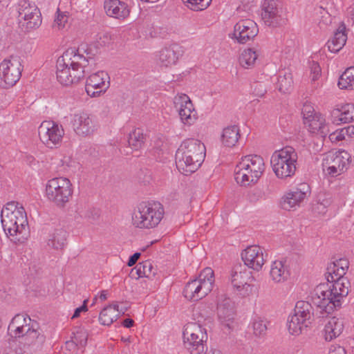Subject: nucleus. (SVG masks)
Returning <instances> with one entry per match:
<instances>
[{
  "label": "nucleus",
  "mask_w": 354,
  "mask_h": 354,
  "mask_svg": "<svg viewBox=\"0 0 354 354\" xmlns=\"http://www.w3.org/2000/svg\"><path fill=\"white\" fill-rule=\"evenodd\" d=\"M326 278L328 282L316 287L313 299L322 312L330 314L335 308L341 306L342 300L348 294L351 284L346 277H335L330 272Z\"/></svg>",
  "instance_id": "obj_1"
},
{
  "label": "nucleus",
  "mask_w": 354,
  "mask_h": 354,
  "mask_svg": "<svg viewBox=\"0 0 354 354\" xmlns=\"http://www.w3.org/2000/svg\"><path fill=\"white\" fill-rule=\"evenodd\" d=\"M86 60L75 50V48L66 50L57 61L56 76L62 85L76 84L84 77Z\"/></svg>",
  "instance_id": "obj_2"
},
{
  "label": "nucleus",
  "mask_w": 354,
  "mask_h": 354,
  "mask_svg": "<svg viewBox=\"0 0 354 354\" xmlns=\"http://www.w3.org/2000/svg\"><path fill=\"white\" fill-rule=\"evenodd\" d=\"M205 156V147L196 139L184 140L176 153V164L180 171L188 175L196 171Z\"/></svg>",
  "instance_id": "obj_3"
},
{
  "label": "nucleus",
  "mask_w": 354,
  "mask_h": 354,
  "mask_svg": "<svg viewBox=\"0 0 354 354\" xmlns=\"http://www.w3.org/2000/svg\"><path fill=\"white\" fill-rule=\"evenodd\" d=\"M2 227L7 235H21L24 238L28 230L26 213L22 206L18 207L15 202L8 203L1 212Z\"/></svg>",
  "instance_id": "obj_4"
},
{
  "label": "nucleus",
  "mask_w": 354,
  "mask_h": 354,
  "mask_svg": "<svg viewBox=\"0 0 354 354\" xmlns=\"http://www.w3.org/2000/svg\"><path fill=\"white\" fill-rule=\"evenodd\" d=\"M265 171L263 158L258 155L242 157L234 169V179L241 186L254 185Z\"/></svg>",
  "instance_id": "obj_5"
},
{
  "label": "nucleus",
  "mask_w": 354,
  "mask_h": 354,
  "mask_svg": "<svg viewBox=\"0 0 354 354\" xmlns=\"http://www.w3.org/2000/svg\"><path fill=\"white\" fill-rule=\"evenodd\" d=\"M162 205L158 201L140 203L132 216V223L138 228L151 229L156 227L164 216Z\"/></svg>",
  "instance_id": "obj_6"
},
{
  "label": "nucleus",
  "mask_w": 354,
  "mask_h": 354,
  "mask_svg": "<svg viewBox=\"0 0 354 354\" xmlns=\"http://www.w3.org/2000/svg\"><path fill=\"white\" fill-rule=\"evenodd\" d=\"M45 195L47 200L55 206L64 208L73 198V186L67 178H53L46 184Z\"/></svg>",
  "instance_id": "obj_7"
},
{
  "label": "nucleus",
  "mask_w": 354,
  "mask_h": 354,
  "mask_svg": "<svg viewBox=\"0 0 354 354\" xmlns=\"http://www.w3.org/2000/svg\"><path fill=\"white\" fill-rule=\"evenodd\" d=\"M297 159V153L292 147L286 146L275 151L271 156L270 163L277 177L281 179L292 177L296 171Z\"/></svg>",
  "instance_id": "obj_8"
},
{
  "label": "nucleus",
  "mask_w": 354,
  "mask_h": 354,
  "mask_svg": "<svg viewBox=\"0 0 354 354\" xmlns=\"http://www.w3.org/2000/svg\"><path fill=\"white\" fill-rule=\"evenodd\" d=\"M214 283V271L211 268L207 267L201 272L198 278L186 284L183 295L189 301H198L212 291Z\"/></svg>",
  "instance_id": "obj_9"
},
{
  "label": "nucleus",
  "mask_w": 354,
  "mask_h": 354,
  "mask_svg": "<svg viewBox=\"0 0 354 354\" xmlns=\"http://www.w3.org/2000/svg\"><path fill=\"white\" fill-rule=\"evenodd\" d=\"M313 307L308 301H299L296 303L292 314L288 318L287 325L289 333L292 335H300L304 329L310 324Z\"/></svg>",
  "instance_id": "obj_10"
},
{
  "label": "nucleus",
  "mask_w": 354,
  "mask_h": 354,
  "mask_svg": "<svg viewBox=\"0 0 354 354\" xmlns=\"http://www.w3.org/2000/svg\"><path fill=\"white\" fill-rule=\"evenodd\" d=\"M230 281L237 294L242 297H246L252 293L255 278L245 266L236 265L232 268Z\"/></svg>",
  "instance_id": "obj_11"
},
{
  "label": "nucleus",
  "mask_w": 354,
  "mask_h": 354,
  "mask_svg": "<svg viewBox=\"0 0 354 354\" xmlns=\"http://www.w3.org/2000/svg\"><path fill=\"white\" fill-rule=\"evenodd\" d=\"M18 13L19 24L27 31L36 29L41 24L40 11L34 3L28 0H20L18 3Z\"/></svg>",
  "instance_id": "obj_12"
},
{
  "label": "nucleus",
  "mask_w": 354,
  "mask_h": 354,
  "mask_svg": "<svg viewBox=\"0 0 354 354\" xmlns=\"http://www.w3.org/2000/svg\"><path fill=\"white\" fill-rule=\"evenodd\" d=\"M351 158L344 150L328 151L323 159V170L331 176H337L347 169Z\"/></svg>",
  "instance_id": "obj_13"
},
{
  "label": "nucleus",
  "mask_w": 354,
  "mask_h": 354,
  "mask_svg": "<svg viewBox=\"0 0 354 354\" xmlns=\"http://www.w3.org/2000/svg\"><path fill=\"white\" fill-rule=\"evenodd\" d=\"M261 15L264 24L270 27L283 26L288 21L279 0H264Z\"/></svg>",
  "instance_id": "obj_14"
},
{
  "label": "nucleus",
  "mask_w": 354,
  "mask_h": 354,
  "mask_svg": "<svg viewBox=\"0 0 354 354\" xmlns=\"http://www.w3.org/2000/svg\"><path fill=\"white\" fill-rule=\"evenodd\" d=\"M38 133L41 142L44 145L50 149H55L60 145L64 130L62 125L53 121L46 120L39 127Z\"/></svg>",
  "instance_id": "obj_15"
},
{
  "label": "nucleus",
  "mask_w": 354,
  "mask_h": 354,
  "mask_svg": "<svg viewBox=\"0 0 354 354\" xmlns=\"http://www.w3.org/2000/svg\"><path fill=\"white\" fill-rule=\"evenodd\" d=\"M21 59L18 56H11L0 64V79L3 81L5 87L14 86L21 75Z\"/></svg>",
  "instance_id": "obj_16"
},
{
  "label": "nucleus",
  "mask_w": 354,
  "mask_h": 354,
  "mask_svg": "<svg viewBox=\"0 0 354 354\" xmlns=\"http://www.w3.org/2000/svg\"><path fill=\"white\" fill-rule=\"evenodd\" d=\"M257 24L251 19H241L234 27V31L230 37L239 44H245L253 39L258 34Z\"/></svg>",
  "instance_id": "obj_17"
},
{
  "label": "nucleus",
  "mask_w": 354,
  "mask_h": 354,
  "mask_svg": "<svg viewBox=\"0 0 354 354\" xmlns=\"http://www.w3.org/2000/svg\"><path fill=\"white\" fill-rule=\"evenodd\" d=\"M110 77L104 71L91 75L86 80L85 90L88 95L96 97L104 93L110 86Z\"/></svg>",
  "instance_id": "obj_18"
},
{
  "label": "nucleus",
  "mask_w": 354,
  "mask_h": 354,
  "mask_svg": "<svg viewBox=\"0 0 354 354\" xmlns=\"http://www.w3.org/2000/svg\"><path fill=\"white\" fill-rule=\"evenodd\" d=\"M71 123L76 134L82 137L93 134L98 127L94 117L86 113L75 114Z\"/></svg>",
  "instance_id": "obj_19"
},
{
  "label": "nucleus",
  "mask_w": 354,
  "mask_h": 354,
  "mask_svg": "<svg viewBox=\"0 0 354 354\" xmlns=\"http://www.w3.org/2000/svg\"><path fill=\"white\" fill-rule=\"evenodd\" d=\"M310 194V189L306 183H302L298 187L287 192L281 200L283 209L291 210L299 207L304 200Z\"/></svg>",
  "instance_id": "obj_20"
},
{
  "label": "nucleus",
  "mask_w": 354,
  "mask_h": 354,
  "mask_svg": "<svg viewBox=\"0 0 354 354\" xmlns=\"http://www.w3.org/2000/svg\"><path fill=\"white\" fill-rule=\"evenodd\" d=\"M217 314L220 321L230 328L234 319L235 306L234 301L224 294L218 297Z\"/></svg>",
  "instance_id": "obj_21"
},
{
  "label": "nucleus",
  "mask_w": 354,
  "mask_h": 354,
  "mask_svg": "<svg viewBox=\"0 0 354 354\" xmlns=\"http://www.w3.org/2000/svg\"><path fill=\"white\" fill-rule=\"evenodd\" d=\"M241 258L245 266L257 271L260 270L265 263L263 249L258 245L248 247L241 252Z\"/></svg>",
  "instance_id": "obj_22"
},
{
  "label": "nucleus",
  "mask_w": 354,
  "mask_h": 354,
  "mask_svg": "<svg viewBox=\"0 0 354 354\" xmlns=\"http://www.w3.org/2000/svg\"><path fill=\"white\" fill-rule=\"evenodd\" d=\"M68 214L77 222L81 220H86L89 223H93L100 217L97 209L87 207L82 203H76L71 206L68 210Z\"/></svg>",
  "instance_id": "obj_23"
},
{
  "label": "nucleus",
  "mask_w": 354,
  "mask_h": 354,
  "mask_svg": "<svg viewBox=\"0 0 354 354\" xmlns=\"http://www.w3.org/2000/svg\"><path fill=\"white\" fill-rule=\"evenodd\" d=\"M180 56V47L177 44H171L158 51L156 55L157 64L160 67H171L177 63Z\"/></svg>",
  "instance_id": "obj_24"
},
{
  "label": "nucleus",
  "mask_w": 354,
  "mask_h": 354,
  "mask_svg": "<svg viewBox=\"0 0 354 354\" xmlns=\"http://www.w3.org/2000/svg\"><path fill=\"white\" fill-rule=\"evenodd\" d=\"M104 8L109 17L117 19H124L130 14V9L128 5L120 0H105Z\"/></svg>",
  "instance_id": "obj_25"
},
{
  "label": "nucleus",
  "mask_w": 354,
  "mask_h": 354,
  "mask_svg": "<svg viewBox=\"0 0 354 354\" xmlns=\"http://www.w3.org/2000/svg\"><path fill=\"white\" fill-rule=\"evenodd\" d=\"M269 276L273 283H283L288 281L290 276L289 266L284 261L276 260L270 265Z\"/></svg>",
  "instance_id": "obj_26"
},
{
  "label": "nucleus",
  "mask_w": 354,
  "mask_h": 354,
  "mask_svg": "<svg viewBox=\"0 0 354 354\" xmlns=\"http://www.w3.org/2000/svg\"><path fill=\"white\" fill-rule=\"evenodd\" d=\"M308 130L312 133L325 138L330 132L328 124L326 122L325 118L319 113H315L313 116L304 121Z\"/></svg>",
  "instance_id": "obj_27"
},
{
  "label": "nucleus",
  "mask_w": 354,
  "mask_h": 354,
  "mask_svg": "<svg viewBox=\"0 0 354 354\" xmlns=\"http://www.w3.org/2000/svg\"><path fill=\"white\" fill-rule=\"evenodd\" d=\"M183 341L192 342L200 339L201 342L207 340L206 329L196 322H189L183 332Z\"/></svg>",
  "instance_id": "obj_28"
},
{
  "label": "nucleus",
  "mask_w": 354,
  "mask_h": 354,
  "mask_svg": "<svg viewBox=\"0 0 354 354\" xmlns=\"http://www.w3.org/2000/svg\"><path fill=\"white\" fill-rule=\"evenodd\" d=\"M346 40V26L342 24L335 32L333 37L328 41L326 46L331 53H337L344 47Z\"/></svg>",
  "instance_id": "obj_29"
},
{
  "label": "nucleus",
  "mask_w": 354,
  "mask_h": 354,
  "mask_svg": "<svg viewBox=\"0 0 354 354\" xmlns=\"http://www.w3.org/2000/svg\"><path fill=\"white\" fill-rule=\"evenodd\" d=\"M344 328V321L342 318L331 317L324 327V338L326 341H331L340 335Z\"/></svg>",
  "instance_id": "obj_30"
},
{
  "label": "nucleus",
  "mask_w": 354,
  "mask_h": 354,
  "mask_svg": "<svg viewBox=\"0 0 354 354\" xmlns=\"http://www.w3.org/2000/svg\"><path fill=\"white\" fill-rule=\"evenodd\" d=\"M67 232L62 228L55 229L49 234L48 246L55 250H62L66 245Z\"/></svg>",
  "instance_id": "obj_31"
},
{
  "label": "nucleus",
  "mask_w": 354,
  "mask_h": 354,
  "mask_svg": "<svg viewBox=\"0 0 354 354\" xmlns=\"http://www.w3.org/2000/svg\"><path fill=\"white\" fill-rule=\"evenodd\" d=\"M8 335L10 336L9 339V343L10 341H15V339L23 337L24 336L32 335L33 338L38 337V332L32 328V327H24L20 326H8Z\"/></svg>",
  "instance_id": "obj_32"
},
{
  "label": "nucleus",
  "mask_w": 354,
  "mask_h": 354,
  "mask_svg": "<svg viewBox=\"0 0 354 354\" xmlns=\"http://www.w3.org/2000/svg\"><path fill=\"white\" fill-rule=\"evenodd\" d=\"M335 117H338L341 123H348L354 120V104H346L335 109L333 111Z\"/></svg>",
  "instance_id": "obj_33"
},
{
  "label": "nucleus",
  "mask_w": 354,
  "mask_h": 354,
  "mask_svg": "<svg viewBox=\"0 0 354 354\" xmlns=\"http://www.w3.org/2000/svg\"><path fill=\"white\" fill-rule=\"evenodd\" d=\"M239 129L236 125L229 126L225 128L221 136L223 145L226 147H234L239 140Z\"/></svg>",
  "instance_id": "obj_34"
},
{
  "label": "nucleus",
  "mask_w": 354,
  "mask_h": 354,
  "mask_svg": "<svg viewBox=\"0 0 354 354\" xmlns=\"http://www.w3.org/2000/svg\"><path fill=\"white\" fill-rule=\"evenodd\" d=\"M258 56L257 51L253 49H245L239 56V64L244 68H251L254 66Z\"/></svg>",
  "instance_id": "obj_35"
},
{
  "label": "nucleus",
  "mask_w": 354,
  "mask_h": 354,
  "mask_svg": "<svg viewBox=\"0 0 354 354\" xmlns=\"http://www.w3.org/2000/svg\"><path fill=\"white\" fill-rule=\"evenodd\" d=\"M349 263L346 259H339L333 262L328 268L326 274L330 272L336 277H344L346 270L348 268Z\"/></svg>",
  "instance_id": "obj_36"
},
{
  "label": "nucleus",
  "mask_w": 354,
  "mask_h": 354,
  "mask_svg": "<svg viewBox=\"0 0 354 354\" xmlns=\"http://www.w3.org/2000/svg\"><path fill=\"white\" fill-rule=\"evenodd\" d=\"M145 137L143 131L140 129H136L129 135L128 143L129 146L135 151L141 149L144 145Z\"/></svg>",
  "instance_id": "obj_37"
},
{
  "label": "nucleus",
  "mask_w": 354,
  "mask_h": 354,
  "mask_svg": "<svg viewBox=\"0 0 354 354\" xmlns=\"http://www.w3.org/2000/svg\"><path fill=\"white\" fill-rule=\"evenodd\" d=\"M184 342L185 348L190 354H209L207 353V341Z\"/></svg>",
  "instance_id": "obj_38"
},
{
  "label": "nucleus",
  "mask_w": 354,
  "mask_h": 354,
  "mask_svg": "<svg viewBox=\"0 0 354 354\" xmlns=\"http://www.w3.org/2000/svg\"><path fill=\"white\" fill-rule=\"evenodd\" d=\"M338 86L341 89L354 88V66L347 68L340 76Z\"/></svg>",
  "instance_id": "obj_39"
},
{
  "label": "nucleus",
  "mask_w": 354,
  "mask_h": 354,
  "mask_svg": "<svg viewBox=\"0 0 354 354\" xmlns=\"http://www.w3.org/2000/svg\"><path fill=\"white\" fill-rule=\"evenodd\" d=\"M135 269L138 277H147L151 279L156 275V269L153 268L152 263L149 261L138 263Z\"/></svg>",
  "instance_id": "obj_40"
},
{
  "label": "nucleus",
  "mask_w": 354,
  "mask_h": 354,
  "mask_svg": "<svg viewBox=\"0 0 354 354\" xmlns=\"http://www.w3.org/2000/svg\"><path fill=\"white\" fill-rule=\"evenodd\" d=\"M174 106L176 110L179 112L187 108L192 109L194 104L187 95L180 93L174 97Z\"/></svg>",
  "instance_id": "obj_41"
},
{
  "label": "nucleus",
  "mask_w": 354,
  "mask_h": 354,
  "mask_svg": "<svg viewBox=\"0 0 354 354\" xmlns=\"http://www.w3.org/2000/svg\"><path fill=\"white\" fill-rule=\"evenodd\" d=\"M118 315L114 313L111 306H107L104 308L99 315V322L102 325L110 326L116 320Z\"/></svg>",
  "instance_id": "obj_42"
},
{
  "label": "nucleus",
  "mask_w": 354,
  "mask_h": 354,
  "mask_svg": "<svg viewBox=\"0 0 354 354\" xmlns=\"http://www.w3.org/2000/svg\"><path fill=\"white\" fill-rule=\"evenodd\" d=\"M88 333V331L81 327L77 328V330L73 333L72 341L79 348H84L87 345Z\"/></svg>",
  "instance_id": "obj_43"
},
{
  "label": "nucleus",
  "mask_w": 354,
  "mask_h": 354,
  "mask_svg": "<svg viewBox=\"0 0 354 354\" xmlns=\"http://www.w3.org/2000/svg\"><path fill=\"white\" fill-rule=\"evenodd\" d=\"M178 113L181 122L185 125H192L198 119V114L194 106L192 109L187 108Z\"/></svg>",
  "instance_id": "obj_44"
},
{
  "label": "nucleus",
  "mask_w": 354,
  "mask_h": 354,
  "mask_svg": "<svg viewBox=\"0 0 354 354\" xmlns=\"http://www.w3.org/2000/svg\"><path fill=\"white\" fill-rule=\"evenodd\" d=\"M292 83L291 73L285 72L283 75H279L277 84L279 91L286 93L292 88Z\"/></svg>",
  "instance_id": "obj_45"
},
{
  "label": "nucleus",
  "mask_w": 354,
  "mask_h": 354,
  "mask_svg": "<svg viewBox=\"0 0 354 354\" xmlns=\"http://www.w3.org/2000/svg\"><path fill=\"white\" fill-rule=\"evenodd\" d=\"M332 203V196L330 193L321 192L317 196V209L323 212Z\"/></svg>",
  "instance_id": "obj_46"
},
{
  "label": "nucleus",
  "mask_w": 354,
  "mask_h": 354,
  "mask_svg": "<svg viewBox=\"0 0 354 354\" xmlns=\"http://www.w3.org/2000/svg\"><path fill=\"white\" fill-rule=\"evenodd\" d=\"M31 321L30 317L27 315L17 314L12 319L8 326H20L24 327H32L30 325Z\"/></svg>",
  "instance_id": "obj_47"
},
{
  "label": "nucleus",
  "mask_w": 354,
  "mask_h": 354,
  "mask_svg": "<svg viewBox=\"0 0 354 354\" xmlns=\"http://www.w3.org/2000/svg\"><path fill=\"white\" fill-rule=\"evenodd\" d=\"M75 50H77L78 54L86 60V66L88 64L89 59H93L95 55V53L87 44H82L77 49L75 48Z\"/></svg>",
  "instance_id": "obj_48"
},
{
  "label": "nucleus",
  "mask_w": 354,
  "mask_h": 354,
  "mask_svg": "<svg viewBox=\"0 0 354 354\" xmlns=\"http://www.w3.org/2000/svg\"><path fill=\"white\" fill-rule=\"evenodd\" d=\"M254 334L256 336L264 335L267 330V326L263 320L255 319L252 322Z\"/></svg>",
  "instance_id": "obj_49"
},
{
  "label": "nucleus",
  "mask_w": 354,
  "mask_h": 354,
  "mask_svg": "<svg viewBox=\"0 0 354 354\" xmlns=\"http://www.w3.org/2000/svg\"><path fill=\"white\" fill-rule=\"evenodd\" d=\"M68 17L64 12H59V9H57V15L55 17L53 27L57 30L64 28L68 23Z\"/></svg>",
  "instance_id": "obj_50"
},
{
  "label": "nucleus",
  "mask_w": 354,
  "mask_h": 354,
  "mask_svg": "<svg viewBox=\"0 0 354 354\" xmlns=\"http://www.w3.org/2000/svg\"><path fill=\"white\" fill-rule=\"evenodd\" d=\"M212 0H187L189 3L190 9L198 11L205 10L210 3Z\"/></svg>",
  "instance_id": "obj_51"
},
{
  "label": "nucleus",
  "mask_w": 354,
  "mask_h": 354,
  "mask_svg": "<svg viewBox=\"0 0 354 354\" xmlns=\"http://www.w3.org/2000/svg\"><path fill=\"white\" fill-rule=\"evenodd\" d=\"M252 87L253 93L257 97H263L267 92L266 84L263 82H254Z\"/></svg>",
  "instance_id": "obj_52"
},
{
  "label": "nucleus",
  "mask_w": 354,
  "mask_h": 354,
  "mask_svg": "<svg viewBox=\"0 0 354 354\" xmlns=\"http://www.w3.org/2000/svg\"><path fill=\"white\" fill-rule=\"evenodd\" d=\"M316 12L321 15V20L319 23H322L324 25H328L331 23L330 15L325 9L319 7L316 9Z\"/></svg>",
  "instance_id": "obj_53"
},
{
  "label": "nucleus",
  "mask_w": 354,
  "mask_h": 354,
  "mask_svg": "<svg viewBox=\"0 0 354 354\" xmlns=\"http://www.w3.org/2000/svg\"><path fill=\"white\" fill-rule=\"evenodd\" d=\"M321 75V68L317 62H313L310 65V78L312 82H315Z\"/></svg>",
  "instance_id": "obj_54"
},
{
  "label": "nucleus",
  "mask_w": 354,
  "mask_h": 354,
  "mask_svg": "<svg viewBox=\"0 0 354 354\" xmlns=\"http://www.w3.org/2000/svg\"><path fill=\"white\" fill-rule=\"evenodd\" d=\"M315 113L313 107L309 104H305L302 108V114L304 115V122Z\"/></svg>",
  "instance_id": "obj_55"
},
{
  "label": "nucleus",
  "mask_w": 354,
  "mask_h": 354,
  "mask_svg": "<svg viewBox=\"0 0 354 354\" xmlns=\"http://www.w3.org/2000/svg\"><path fill=\"white\" fill-rule=\"evenodd\" d=\"M328 138L332 142L343 140L345 139V134L342 132V129L339 131H335L329 134Z\"/></svg>",
  "instance_id": "obj_56"
},
{
  "label": "nucleus",
  "mask_w": 354,
  "mask_h": 354,
  "mask_svg": "<svg viewBox=\"0 0 354 354\" xmlns=\"http://www.w3.org/2000/svg\"><path fill=\"white\" fill-rule=\"evenodd\" d=\"M329 354H346L344 347L339 345H332L329 349Z\"/></svg>",
  "instance_id": "obj_57"
},
{
  "label": "nucleus",
  "mask_w": 354,
  "mask_h": 354,
  "mask_svg": "<svg viewBox=\"0 0 354 354\" xmlns=\"http://www.w3.org/2000/svg\"><path fill=\"white\" fill-rule=\"evenodd\" d=\"M86 303H87V299H85L83 302V304L82 306L77 308L75 310V312H74V314L72 317V319H75V318H77L80 315V313H82V312H86L88 310V308H87V306H86Z\"/></svg>",
  "instance_id": "obj_58"
},
{
  "label": "nucleus",
  "mask_w": 354,
  "mask_h": 354,
  "mask_svg": "<svg viewBox=\"0 0 354 354\" xmlns=\"http://www.w3.org/2000/svg\"><path fill=\"white\" fill-rule=\"evenodd\" d=\"M140 257V253L139 252H136L133 255H131L129 257V261L127 262L128 266H133L134 264H136Z\"/></svg>",
  "instance_id": "obj_59"
},
{
  "label": "nucleus",
  "mask_w": 354,
  "mask_h": 354,
  "mask_svg": "<svg viewBox=\"0 0 354 354\" xmlns=\"http://www.w3.org/2000/svg\"><path fill=\"white\" fill-rule=\"evenodd\" d=\"M342 132L344 133L345 136L346 135L349 137L354 136V126H348L342 129Z\"/></svg>",
  "instance_id": "obj_60"
},
{
  "label": "nucleus",
  "mask_w": 354,
  "mask_h": 354,
  "mask_svg": "<svg viewBox=\"0 0 354 354\" xmlns=\"http://www.w3.org/2000/svg\"><path fill=\"white\" fill-rule=\"evenodd\" d=\"M133 324L134 321L129 318L125 319L122 322V325L126 328H131L133 326Z\"/></svg>",
  "instance_id": "obj_61"
},
{
  "label": "nucleus",
  "mask_w": 354,
  "mask_h": 354,
  "mask_svg": "<svg viewBox=\"0 0 354 354\" xmlns=\"http://www.w3.org/2000/svg\"><path fill=\"white\" fill-rule=\"evenodd\" d=\"M111 306L112 307V310H113L114 313H115V311H117L118 313L122 312L123 314L124 313V311H125L126 308L125 309H120L119 308V305H118V304L117 302L113 303Z\"/></svg>",
  "instance_id": "obj_62"
},
{
  "label": "nucleus",
  "mask_w": 354,
  "mask_h": 354,
  "mask_svg": "<svg viewBox=\"0 0 354 354\" xmlns=\"http://www.w3.org/2000/svg\"><path fill=\"white\" fill-rule=\"evenodd\" d=\"M99 39L100 40L104 39V40L102 42L97 41L100 46H104L106 44V41L105 40H108V37L106 35H103L102 36H101V35L99 36Z\"/></svg>",
  "instance_id": "obj_63"
},
{
  "label": "nucleus",
  "mask_w": 354,
  "mask_h": 354,
  "mask_svg": "<svg viewBox=\"0 0 354 354\" xmlns=\"http://www.w3.org/2000/svg\"><path fill=\"white\" fill-rule=\"evenodd\" d=\"M100 299L102 301L106 300L107 299V293L106 290H102L101 292Z\"/></svg>",
  "instance_id": "obj_64"
}]
</instances>
